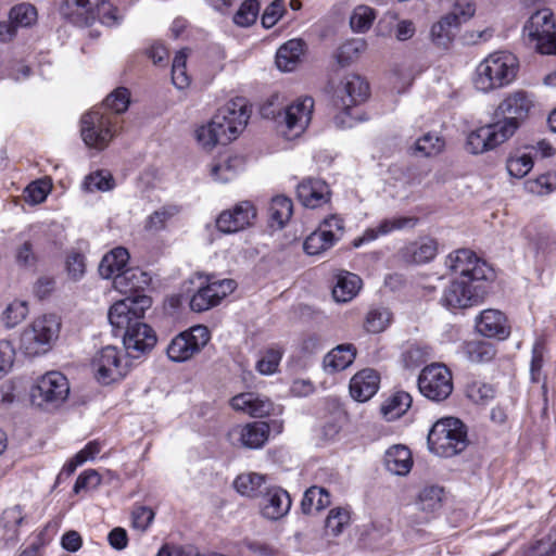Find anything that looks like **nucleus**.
<instances>
[{
    "mask_svg": "<svg viewBox=\"0 0 556 556\" xmlns=\"http://www.w3.org/2000/svg\"><path fill=\"white\" fill-rule=\"evenodd\" d=\"M534 108L533 97L523 90L508 93L497 106L502 121L484 125L469 134L467 147L473 154L495 149L515 135L517 129L529 118Z\"/></svg>",
    "mask_w": 556,
    "mask_h": 556,
    "instance_id": "f257e3e1",
    "label": "nucleus"
},
{
    "mask_svg": "<svg viewBox=\"0 0 556 556\" xmlns=\"http://www.w3.org/2000/svg\"><path fill=\"white\" fill-rule=\"evenodd\" d=\"M518 71L517 58L505 51L489 54L477 66L473 85L477 90L489 92L510 84Z\"/></svg>",
    "mask_w": 556,
    "mask_h": 556,
    "instance_id": "f03ea898",
    "label": "nucleus"
},
{
    "mask_svg": "<svg viewBox=\"0 0 556 556\" xmlns=\"http://www.w3.org/2000/svg\"><path fill=\"white\" fill-rule=\"evenodd\" d=\"M427 441L431 453L440 457H453L467 447L466 426L458 418H441L431 427Z\"/></svg>",
    "mask_w": 556,
    "mask_h": 556,
    "instance_id": "7ed1b4c3",
    "label": "nucleus"
},
{
    "mask_svg": "<svg viewBox=\"0 0 556 556\" xmlns=\"http://www.w3.org/2000/svg\"><path fill=\"white\" fill-rule=\"evenodd\" d=\"M314 110V99L298 98L275 116L276 128L287 140L299 138L307 129Z\"/></svg>",
    "mask_w": 556,
    "mask_h": 556,
    "instance_id": "20e7f679",
    "label": "nucleus"
},
{
    "mask_svg": "<svg viewBox=\"0 0 556 556\" xmlns=\"http://www.w3.org/2000/svg\"><path fill=\"white\" fill-rule=\"evenodd\" d=\"M486 293V280L455 278L444 289L441 303L450 311L466 309L482 303Z\"/></svg>",
    "mask_w": 556,
    "mask_h": 556,
    "instance_id": "39448f33",
    "label": "nucleus"
},
{
    "mask_svg": "<svg viewBox=\"0 0 556 556\" xmlns=\"http://www.w3.org/2000/svg\"><path fill=\"white\" fill-rule=\"evenodd\" d=\"M70 382L60 371H49L37 379L30 389L33 404L39 407H59L70 395Z\"/></svg>",
    "mask_w": 556,
    "mask_h": 556,
    "instance_id": "423d86ee",
    "label": "nucleus"
},
{
    "mask_svg": "<svg viewBox=\"0 0 556 556\" xmlns=\"http://www.w3.org/2000/svg\"><path fill=\"white\" fill-rule=\"evenodd\" d=\"M61 323L53 314L36 318L22 333V345L30 355L45 352L59 337Z\"/></svg>",
    "mask_w": 556,
    "mask_h": 556,
    "instance_id": "0eeeda50",
    "label": "nucleus"
},
{
    "mask_svg": "<svg viewBox=\"0 0 556 556\" xmlns=\"http://www.w3.org/2000/svg\"><path fill=\"white\" fill-rule=\"evenodd\" d=\"M556 24L549 9L538 10L523 26V35L542 54H556Z\"/></svg>",
    "mask_w": 556,
    "mask_h": 556,
    "instance_id": "6e6552de",
    "label": "nucleus"
},
{
    "mask_svg": "<svg viewBox=\"0 0 556 556\" xmlns=\"http://www.w3.org/2000/svg\"><path fill=\"white\" fill-rule=\"evenodd\" d=\"M112 115L101 109H92L80 119V134L85 144L89 148L103 150L112 140Z\"/></svg>",
    "mask_w": 556,
    "mask_h": 556,
    "instance_id": "1a4fd4ad",
    "label": "nucleus"
},
{
    "mask_svg": "<svg viewBox=\"0 0 556 556\" xmlns=\"http://www.w3.org/2000/svg\"><path fill=\"white\" fill-rule=\"evenodd\" d=\"M210 339L211 334L206 326H193L172 339L166 349L167 356L176 363L187 362L200 353Z\"/></svg>",
    "mask_w": 556,
    "mask_h": 556,
    "instance_id": "9d476101",
    "label": "nucleus"
},
{
    "mask_svg": "<svg viewBox=\"0 0 556 556\" xmlns=\"http://www.w3.org/2000/svg\"><path fill=\"white\" fill-rule=\"evenodd\" d=\"M128 358L127 354L124 355L114 346L103 348L91 364L94 378L102 384H110L123 379L129 370Z\"/></svg>",
    "mask_w": 556,
    "mask_h": 556,
    "instance_id": "9b49d317",
    "label": "nucleus"
},
{
    "mask_svg": "<svg viewBox=\"0 0 556 556\" xmlns=\"http://www.w3.org/2000/svg\"><path fill=\"white\" fill-rule=\"evenodd\" d=\"M417 384L420 393L433 402L446 400L453 391L452 374L443 364L426 366L419 374Z\"/></svg>",
    "mask_w": 556,
    "mask_h": 556,
    "instance_id": "f8f14e48",
    "label": "nucleus"
},
{
    "mask_svg": "<svg viewBox=\"0 0 556 556\" xmlns=\"http://www.w3.org/2000/svg\"><path fill=\"white\" fill-rule=\"evenodd\" d=\"M152 301L149 296L136 293L116 301L109 309L110 324L117 329H125L140 320L144 312L150 308Z\"/></svg>",
    "mask_w": 556,
    "mask_h": 556,
    "instance_id": "ddd939ff",
    "label": "nucleus"
},
{
    "mask_svg": "<svg viewBox=\"0 0 556 556\" xmlns=\"http://www.w3.org/2000/svg\"><path fill=\"white\" fill-rule=\"evenodd\" d=\"M445 266L450 271L458 275L457 278L489 280L492 276V269L486 263L468 249L450 253L445 258Z\"/></svg>",
    "mask_w": 556,
    "mask_h": 556,
    "instance_id": "4468645a",
    "label": "nucleus"
},
{
    "mask_svg": "<svg viewBox=\"0 0 556 556\" xmlns=\"http://www.w3.org/2000/svg\"><path fill=\"white\" fill-rule=\"evenodd\" d=\"M215 115H223L224 121H219L222 135V144H227L244 129L250 114L247 110V103L243 98H237L227 102Z\"/></svg>",
    "mask_w": 556,
    "mask_h": 556,
    "instance_id": "2eb2a0df",
    "label": "nucleus"
},
{
    "mask_svg": "<svg viewBox=\"0 0 556 556\" xmlns=\"http://www.w3.org/2000/svg\"><path fill=\"white\" fill-rule=\"evenodd\" d=\"M368 97L369 85L357 74L345 75L333 88L334 103L344 111L365 102Z\"/></svg>",
    "mask_w": 556,
    "mask_h": 556,
    "instance_id": "dca6fc26",
    "label": "nucleus"
},
{
    "mask_svg": "<svg viewBox=\"0 0 556 556\" xmlns=\"http://www.w3.org/2000/svg\"><path fill=\"white\" fill-rule=\"evenodd\" d=\"M156 342L157 337L153 328L141 320H135L123 336V344L130 358L147 355L154 349Z\"/></svg>",
    "mask_w": 556,
    "mask_h": 556,
    "instance_id": "f3484780",
    "label": "nucleus"
},
{
    "mask_svg": "<svg viewBox=\"0 0 556 556\" xmlns=\"http://www.w3.org/2000/svg\"><path fill=\"white\" fill-rule=\"evenodd\" d=\"M232 279L214 280L208 278L205 286H201L190 300V307L194 312H204L217 305L225 296L236 289Z\"/></svg>",
    "mask_w": 556,
    "mask_h": 556,
    "instance_id": "a211bd4d",
    "label": "nucleus"
},
{
    "mask_svg": "<svg viewBox=\"0 0 556 556\" xmlns=\"http://www.w3.org/2000/svg\"><path fill=\"white\" fill-rule=\"evenodd\" d=\"M256 212L253 205L243 201L232 210L224 211L216 220L217 228L225 233H232L244 229L252 224Z\"/></svg>",
    "mask_w": 556,
    "mask_h": 556,
    "instance_id": "6ab92c4d",
    "label": "nucleus"
},
{
    "mask_svg": "<svg viewBox=\"0 0 556 556\" xmlns=\"http://www.w3.org/2000/svg\"><path fill=\"white\" fill-rule=\"evenodd\" d=\"M477 331L486 338L506 339L510 333V327L506 316L498 309H484L476 318Z\"/></svg>",
    "mask_w": 556,
    "mask_h": 556,
    "instance_id": "aec40b11",
    "label": "nucleus"
},
{
    "mask_svg": "<svg viewBox=\"0 0 556 556\" xmlns=\"http://www.w3.org/2000/svg\"><path fill=\"white\" fill-rule=\"evenodd\" d=\"M296 194L305 207L316 208L330 201L331 191L326 181L307 178L299 184Z\"/></svg>",
    "mask_w": 556,
    "mask_h": 556,
    "instance_id": "412c9836",
    "label": "nucleus"
},
{
    "mask_svg": "<svg viewBox=\"0 0 556 556\" xmlns=\"http://www.w3.org/2000/svg\"><path fill=\"white\" fill-rule=\"evenodd\" d=\"M230 406L237 412L256 418L269 415L274 410V404L268 397L254 392L235 395L230 400Z\"/></svg>",
    "mask_w": 556,
    "mask_h": 556,
    "instance_id": "4be33fe9",
    "label": "nucleus"
},
{
    "mask_svg": "<svg viewBox=\"0 0 556 556\" xmlns=\"http://www.w3.org/2000/svg\"><path fill=\"white\" fill-rule=\"evenodd\" d=\"M269 435V425L265 421H253L231 429L229 437L236 438L241 446L261 448Z\"/></svg>",
    "mask_w": 556,
    "mask_h": 556,
    "instance_id": "5701e85b",
    "label": "nucleus"
},
{
    "mask_svg": "<svg viewBox=\"0 0 556 556\" xmlns=\"http://www.w3.org/2000/svg\"><path fill=\"white\" fill-rule=\"evenodd\" d=\"M261 496L262 515L269 520L280 519L291 507L290 496L287 491L281 488H267Z\"/></svg>",
    "mask_w": 556,
    "mask_h": 556,
    "instance_id": "b1692460",
    "label": "nucleus"
},
{
    "mask_svg": "<svg viewBox=\"0 0 556 556\" xmlns=\"http://www.w3.org/2000/svg\"><path fill=\"white\" fill-rule=\"evenodd\" d=\"M379 386V374L371 368H366L351 378L350 394L357 402H366L377 393Z\"/></svg>",
    "mask_w": 556,
    "mask_h": 556,
    "instance_id": "393cba45",
    "label": "nucleus"
},
{
    "mask_svg": "<svg viewBox=\"0 0 556 556\" xmlns=\"http://www.w3.org/2000/svg\"><path fill=\"white\" fill-rule=\"evenodd\" d=\"M415 217L396 216L381 220L376 227L368 228L363 236L354 240V247H361L363 243L376 240L381 236L389 235L394 230L414 227L417 224Z\"/></svg>",
    "mask_w": 556,
    "mask_h": 556,
    "instance_id": "a878e982",
    "label": "nucleus"
},
{
    "mask_svg": "<svg viewBox=\"0 0 556 556\" xmlns=\"http://www.w3.org/2000/svg\"><path fill=\"white\" fill-rule=\"evenodd\" d=\"M355 357L356 349L353 344H340L325 355L323 368L327 374H336L346 369Z\"/></svg>",
    "mask_w": 556,
    "mask_h": 556,
    "instance_id": "bb28decb",
    "label": "nucleus"
},
{
    "mask_svg": "<svg viewBox=\"0 0 556 556\" xmlns=\"http://www.w3.org/2000/svg\"><path fill=\"white\" fill-rule=\"evenodd\" d=\"M437 253L438 242L429 237H424L409 243L402 251L403 257L415 264L428 263L435 257Z\"/></svg>",
    "mask_w": 556,
    "mask_h": 556,
    "instance_id": "cd10ccee",
    "label": "nucleus"
},
{
    "mask_svg": "<svg viewBox=\"0 0 556 556\" xmlns=\"http://www.w3.org/2000/svg\"><path fill=\"white\" fill-rule=\"evenodd\" d=\"M362 288V279L350 271H340L336 276L332 288V296L338 303H346L353 300Z\"/></svg>",
    "mask_w": 556,
    "mask_h": 556,
    "instance_id": "c85d7f7f",
    "label": "nucleus"
},
{
    "mask_svg": "<svg viewBox=\"0 0 556 556\" xmlns=\"http://www.w3.org/2000/svg\"><path fill=\"white\" fill-rule=\"evenodd\" d=\"M94 0H63L60 7L61 14L77 25H87L93 20Z\"/></svg>",
    "mask_w": 556,
    "mask_h": 556,
    "instance_id": "c756f323",
    "label": "nucleus"
},
{
    "mask_svg": "<svg viewBox=\"0 0 556 556\" xmlns=\"http://www.w3.org/2000/svg\"><path fill=\"white\" fill-rule=\"evenodd\" d=\"M150 277L139 268H126L113 280L114 288L121 293L138 292L150 283Z\"/></svg>",
    "mask_w": 556,
    "mask_h": 556,
    "instance_id": "7c9ffc66",
    "label": "nucleus"
},
{
    "mask_svg": "<svg viewBox=\"0 0 556 556\" xmlns=\"http://www.w3.org/2000/svg\"><path fill=\"white\" fill-rule=\"evenodd\" d=\"M129 261L128 251L118 247L106 253L100 262L99 273L105 279H113L126 269Z\"/></svg>",
    "mask_w": 556,
    "mask_h": 556,
    "instance_id": "2f4dec72",
    "label": "nucleus"
},
{
    "mask_svg": "<svg viewBox=\"0 0 556 556\" xmlns=\"http://www.w3.org/2000/svg\"><path fill=\"white\" fill-rule=\"evenodd\" d=\"M387 469L397 476L407 475L413 466V457L408 447L394 445L387 450L384 455Z\"/></svg>",
    "mask_w": 556,
    "mask_h": 556,
    "instance_id": "473e14b6",
    "label": "nucleus"
},
{
    "mask_svg": "<svg viewBox=\"0 0 556 556\" xmlns=\"http://www.w3.org/2000/svg\"><path fill=\"white\" fill-rule=\"evenodd\" d=\"M303 45L301 39H291L282 45L276 53L277 67L283 72L293 71L300 62Z\"/></svg>",
    "mask_w": 556,
    "mask_h": 556,
    "instance_id": "72a5a7b5",
    "label": "nucleus"
},
{
    "mask_svg": "<svg viewBox=\"0 0 556 556\" xmlns=\"http://www.w3.org/2000/svg\"><path fill=\"white\" fill-rule=\"evenodd\" d=\"M233 486L238 493L247 497L261 496L268 488L266 485V476L256 472H244L239 475Z\"/></svg>",
    "mask_w": 556,
    "mask_h": 556,
    "instance_id": "f704fd0d",
    "label": "nucleus"
},
{
    "mask_svg": "<svg viewBox=\"0 0 556 556\" xmlns=\"http://www.w3.org/2000/svg\"><path fill=\"white\" fill-rule=\"evenodd\" d=\"M293 212L292 201L283 195L273 198L269 208V222L271 226L281 229L291 218Z\"/></svg>",
    "mask_w": 556,
    "mask_h": 556,
    "instance_id": "c9c22d12",
    "label": "nucleus"
},
{
    "mask_svg": "<svg viewBox=\"0 0 556 556\" xmlns=\"http://www.w3.org/2000/svg\"><path fill=\"white\" fill-rule=\"evenodd\" d=\"M224 119L225 117L223 115H214L208 124L199 127L195 131L199 144H201L206 150H211L217 143H222L220 136L224 135V132L218 131H220L219 121Z\"/></svg>",
    "mask_w": 556,
    "mask_h": 556,
    "instance_id": "e433bc0d",
    "label": "nucleus"
},
{
    "mask_svg": "<svg viewBox=\"0 0 556 556\" xmlns=\"http://www.w3.org/2000/svg\"><path fill=\"white\" fill-rule=\"evenodd\" d=\"M244 161L241 156L235 155L214 164L211 168V175L214 180L228 182L232 180L243 168Z\"/></svg>",
    "mask_w": 556,
    "mask_h": 556,
    "instance_id": "4c0bfd02",
    "label": "nucleus"
},
{
    "mask_svg": "<svg viewBox=\"0 0 556 556\" xmlns=\"http://www.w3.org/2000/svg\"><path fill=\"white\" fill-rule=\"evenodd\" d=\"M463 349L466 357L472 363L490 362L496 354L495 346L482 340L468 341Z\"/></svg>",
    "mask_w": 556,
    "mask_h": 556,
    "instance_id": "58836bf2",
    "label": "nucleus"
},
{
    "mask_svg": "<svg viewBox=\"0 0 556 556\" xmlns=\"http://www.w3.org/2000/svg\"><path fill=\"white\" fill-rule=\"evenodd\" d=\"M330 505V495L328 491L320 486H311L304 493L301 507L303 513L312 514L319 511Z\"/></svg>",
    "mask_w": 556,
    "mask_h": 556,
    "instance_id": "ea45409f",
    "label": "nucleus"
},
{
    "mask_svg": "<svg viewBox=\"0 0 556 556\" xmlns=\"http://www.w3.org/2000/svg\"><path fill=\"white\" fill-rule=\"evenodd\" d=\"M412 401L409 393L404 391L396 392L384 402L381 406V412L387 419H396L407 412L412 405Z\"/></svg>",
    "mask_w": 556,
    "mask_h": 556,
    "instance_id": "a19ab883",
    "label": "nucleus"
},
{
    "mask_svg": "<svg viewBox=\"0 0 556 556\" xmlns=\"http://www.w3.org/2000/svg\"><path fill=\"white\" fill-rule=\"evenodd\" d=\"M458 25L452 21V17L444 15L431 27L432 41L439 47H446L454 38Z\"/></svg>",
    "mask_w": 556,
    "mask_h": 556,
    "instance_id": "79ce46f5",
    "label": "nucleus"
},
{
    "mask_svg": "<svg viewBox=\"0 0 556 556\" xmlns=\"http://www.w3.org/2000/svg\"><path fill=\"white\" fill-rule=\"evenodd\" d=\"M332 233L325 230L313 231L304 241V251L309 255H318L330 249L336 242L331 240Z\"/></svg>",
    "mask_w": 556,
    "mask_h": 556,
    "instance_id": "37998d69",
    "label": "nucleus"
},
{
    "mask_svg": "<svg viewBox=\"0 0 556 556\" xmlns=\"http://www.w3.org/2000/svg\"><path fill=\"white\" fill-rule=\"evenodd\" d=\"M81 188L86 192L110 191L114 188V179L109 172L97 170L85 177Z\"/></svg>",
    "mask_w": 556,
    "mask_h": 556,
    "instance_id": "c03bdc74",
    "label": "nucleus"
},
{
    "mask_svg": "<svg viewBox=\"0 0 556 556\" xmlns=\"http://www.w3.org/2000/svg\"><path fill=\"white\" fill-rule=\"evenodd\" d=\"M9 18L16 29L29 27L37 22V10L29 3H21L10 10Z\"/></svg>",
    "mask_w": 556,
    "mask_h": 556,
    "instance_id": "a18cd8bd",
    "label": "nucleus"
},
{
    "mask_svg": "<svg viewBox=\"0 0 556 556\" xmlns=\"http://www.w3.org/2000/svg\"><path fill=\"white\" fill-rule=\"evenodd\" d=\"M282 358V351L278 348H270L264 351L255 364V369L263 376H270L278 371Z\"/></svg>",
    "mask_w": 556,
    "mask_h": 556,
    "instance_id": "49530a36",
    "label": "nucleus"
},
{
    "mask_svg": "<svg viewBox=\"0 0 556 556\" xmlns=\"http://www.w3.org/2000/svg\"><path fill=\"white\" fill-rule=\"evenodd\" d=\"M179 210L174 205L162 206L148 216L144 228L152 232L163 230L167 223L178 214Z\"/></svg>",
    "mask_w": 556,
    "mask_h": 556,
    "instance_id": "de8ad7c7",
    "label": "nucleus"
},
{
    "mask_svg": "<svg viewBox=\"0 0 556 556\" xmlns=\"http://www.w3.org/2000/svg\"><path fill=\"white\" fill-rule=\"evenodd\" d=\"M28 315V304L25 301L14 300L2 313V321L7 328H14Z\"/></svg>",
    "mask_w": 556,
    "mask_h": 556,
    "instance_id": "09e8293b",
    "label": "nucleus"
},
{
    "mask_svg": "<svg viewBox=\"0 0 556 556\" xmlns=\"http://www.w3.org/2000/svg\"><path fill=\"white\" fill-rule=\"evenodd\" d=\"M376 18L374 9L367 5H357L350 17V24L354 31H367Z\"/></svg>",
    "mask_w": 556,
    "mask_h": 556,
    "instance_id": "8fccbe9b",
    "label": "nucleus"
},
{
    "mask_svg": "<svg viewBox=\"0 0 556 556\" xmlns=\"http://www.w3.org/2000/svg\"><path fill=\"white\" fill-rule=\"evenodd\" d=\"M444 148V140L434 134H426L415 142L414 152L421 156H432Z\"/></svg>",
    "mask_w": 556,
    "mask_h": 556,
    "instance_id": "3c124183",
    "label": "nucleus"
},
{
    "mask_svg": "<svg viewBox=\"0 0 556 556\" xmlns=\"http://www.w3.org/2000/svg\"><path fill=\"white\" fill-rule=\"evenodd\" d=\"M391 317L388 308L370 309L366 316L365 328L372 333L382 332L390 325Z\"/></svg>",
    "mask_w": 556,
    "mask_h": 556,
    "instance_id": "603ef678",
    "label": "nucleus"
},
{
    "mask_svg": "<svg viewBox=\"0 0 556 556\" xmlns=\"http://www.w3.org/2000/svg\"><path fill=\"white\" fill-rule=\"evenodd\" d=\"M187 52L180 50L176 53L172 65V80L178 89H184L190 84V78L186 71Z\"/></svg>",
    "mask_w": 556,
    "mask_h": 556,
    "instance_id": "864d4df0",
    "label": "nucleus"
},
{
    "mask_svg": "<svg viewBox=\"0 0 556 556\" xmlns=\"http://www.w3.org/2000/svg\"><path fill=\"white\" fill-rule=\"evenodd\" d=\"M526 189L538 195H545L553 192L556 189V174L546 173L540 175L535 179H529L525 184Z\"/></svg>",
    "mask_w": 556,
    "mask_h": 556,
    "instance_id": "5fc2aeb1",
    "label": "nucleus"
},
{
    "mask_svg": "<svg viewBox=\"0 0 556 556\" xmlns=\"http://www.w3.org/2000/svg\"><path fill=\"white\" fill-rule=\"evenodd\" d=\"M466 395L476 404H486L493 400L495 392L493 387L488 383L472 381L466 387Z\"/></svg>",
    "mask_w": 556,
    "mask_h": 556,
    "instance_id": "6e6d98bb",
    "label": "nucleus"
},
{
    "mask_svg": "<svg viewBox=\"0 0 556 556\" xmlns=\"http://www.w3.org/2000/svg\"><path fill=\"white\" fill-rule=\"evenodd\" d=\"M96 17L106 26H114L119 23L117 9L105 0L93 1V20Z\"/></svg>",
    "mask_w": 556,
    "mask_h": 556,
    "instance_id": "4d7b16f0",
    "label": "nucleus"
},
{
    "mask_svg": "<svg viewBox=\"0 0 556 556\" xmlns=\"http://www.w3.org/2000/svg\"><path fill=\"white\" fill-rule=\"evenodd\" d=\"M365 49V42L361 39H353L341 45L337 51L336 58L341 66H346L353 62Z\"/></svg>",
    "mask_w": 556,
    "mask_h": 556,
    "instance_id": "13d9d810",
    "label": "nucleus"
},
{
    "mask_svg": "<svg viewBox=\"0 0 556 556\" xmlns=\"http://www.w3.org/2000/svg\"><path fill=\"white\" fill-rule=\"evenodd\" d=\"M506 167L511 177L522 178L533 167V161L527 153L516 154L507 160Z\"/></svg>",
    "mask_w": 556,
    "mask_h": 556,
    "instance_id": "bf43d9fd",
    "label": "nucleus"
},
{
    "mask_svg": "<svg viewBox=\"0 0 556 556\" xmlns=\"http://www.w3.org/2000/svg\"><path fill=\"white\" fill-rule=\"evenodd\" d=\"M260 4L256 0H245L233 16L238 26L248 27L252 25L258 15Z\"/></svg>",
    "mask_w": 556,
    "mask_h": 556,
    "instance_id": "052dcab7",
    "label": "nucleus"
},
{
    "mask_svg": "<svg viewBox=\"0 0 556 556\" xmlns=\"http://www.w3.org/2000/svg\"><path fill=\"white\" fill-rule=\"evenodd\" d=\"M129 105V92L126 88H117L109 94L103 101V106L100 108L103 112L104 109L111 110L116 114L124 113Z\"/></svg>",
    "mask_w": 556,
    "mask_h": 556,
    "instance_id": "680f3d73",
    "label": "nucleus"
},
{
    "mask_svg": "<svg viewBox=\"0 0 556 556\" xmlns=\"http://www.w3.org/2000/svg\"><path fill=\"white\" fill-rule=\"evenodd\" d=\"M441 500L442 489L437 485H429L420 491L418 505L422 510L433 511L440 507Z\"/></svg>",
    "mask_w": 556,
    "mask_h": 556,
    "instance_id": "e2e57ef3",
    "label": "nucleus"
},
{
    "mask_svg": "<svg viewBox=\"0 0 556 556\" xmlns=\"http://www.w3.org/2000/svg\"><path fill=\"white\" fill-rule=\"evenodd\" d=\"M350 521V513L345 508H333L326 519V531L331 535H339Z\"/></svg>",
    "mask_w": 556,
    "mask_h": 556,
    "instance_id": "0e129e2a",
    "label": "nucleus"
},
{
    "mask_svg": "<svg viewBox=\"0 0 556 556\" xmlns=\"http://www.w3.org/2000/svg\"><path fill=\"white\" fill-rule=\"evenodd\" d=\"M475 11L476 8L471 0H457L453 5L452 11L446 15L452 17V21L460 26L473 16Z\"/></svg>",
    "mask_w": 556,
    "mask_h": 556,
    "instance_id": "69168bd1",
    "label": "nucleus"
},
{
    "mask_svg": "<svg viewBox=\"0 0 556 556\" xmlns=\"http://www.w3.org/2000/svg\"><path fill=\"white\" fill-rule=\"evenodd\" d=\"M154 519V511L147 506L135 507L131 511V526L134 529L144 532Z\"/></svg>",
    "mask_w": 556,
    "mask_h": 556,
    "instance_id": "338daca9",
    "label": "nucleus"
},
{
    "mask_svg": "<svg viewBox=\"0 0 556 556\" xmlns=\"http://www.w3.org/2000/svg\"><path fill=\"white\" fill-rule=\"evenodd\" d=\"M531 243L538 255H545L556 248V237L548 231H539Z\"/></svg>",
    "mask_w": 556,
    "mask_h": 556,
    "instance_id": "774afa93",
    "label": "nucleus"
}]
</instances>
